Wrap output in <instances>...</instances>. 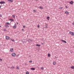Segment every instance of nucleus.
I'll return each mask as SVG.
<instances>
[{"instance_id":"obj_2","label":"nucleus","mask_w":74,"mask_h":74,"mask_svg":"<svg viewBox=\"0 0 74 74\" xmlns=\"http://www.w3.org/2000/svg\"><path fill=\"white\" fill-rule=\"evenodd\" d=\"M27 41H28V42H32V41H33V40L30 39H29L27 40Z\"/></svg>"},{"instance_id":"obj_35","label":"nucleus","mask_w":74,"mask_h":74,"mask_svg":"<svg viewBox=\"0 0 74 74\" xmlns=\"http://www.w3.org/2000/svg\"><path fill=\"white\" fill-rule=\"evenodd\" d=\"M23 27H24V28L25 27V25L23 26Z\"/></svg>"},{"instance_id":"obj_26","label":"nucleus","mask_w":74,"mask_h":74,"mask_svg":"<svg viewBox=\"0 0 74 74\" xmlns=\"http://www.w3.org/2000/svg\"><path fill=\"white\" fill-rule=\"evenodd\" d=\"M11 69H15V67L13 66H12V67H11Z\"/></svg>"},{"instance_id":"obj_39","label":"nucleus","mask_w":74,"mask_h":74,"mask_svg":"<svg viewBox=\"0 0 74 74\" xmlns=\"http://www.w3.org/2000/svg\"><path fill=\"white\" fill-rule=\"evenodd\" d=\"M16 23H17V25H18V23L16 22Z\"/></svg>"},{"instance_id":"obj_16","label":"nucleus","mask_w":74,"mask_h":74,"mask_svg":"<svg viewBox=\"0 0 74 74\" xmlns=\"http://www.w3.org/2000/svg\"><path fill=\"white\" fill-rule=\"evenodd\" d=\"M36 46H38V47H41V45H40L38 44H36Z\"/></svg>"},{"instance_id":"obj_33","label":"nucleus","mask_w":74,"mask_h":74,"mask_svg":"<svg viewBox=\"0 0 74 74\" xmlns=\"http://www.w3.org/2000/svg\"><path fill=\"white\" fill-rule=\"evenodd\" d=\"M37 27H38V28L40 27V25H38L37 26Z\"/></svg>"},{"instance_id":"obj_40","label":"nucleus","mask_w":74,"mask_h":74,"mask_svg":"<svg viewBox=\"0 0 74 74\" xmlns=\"http://www.w3.org/2000/svg\"><path fill=\"white\" fill-rule=\"evenodd\" d=\"M4 30L5 31V30H6V29H4Z\"/></svg>"},{"instance_id":"obj_19","label":"nucleus","mask_w":74,"mask_h":74,"mask_svg":"<svg viewBox=\"0 0 74 74\" xmlns=\"http://www.w3.org/2000/svg\"><path fill=\"white\" fill-rule=\"evenodd\" d=\"M6 24H7V25H10V23L8 22H6Z\"/></svg>"},{"instance_id":"obj_1","label":"nucleus","mask_w":74,"mask_h":74,"mask_svg":"<svg viewBox=\"0 0 74 74\" xmlns=\"http://www.w3.org/2000/svg\"><path fill=\"white\" fill-rule=\"evenodd\" d=\"M69 34H71V36H74V33L72 32H69Z\"/></svg>"},{"instance_id":"obj_43","label":"nucleus","mask_w":74,"mask_h":74,"mask_svg":"<svg viewBox=\"0 0 74 74\" xmlns=\"http://www.w3.org/2000/svg\"><path fill=\"white\" fill-rule=\"evenodd\" d=\"M0 27H1V26L0 25Z\"/></svg>"},{"instance_id":"obj_12","label":"nucleus","mask_w":74,"mask_h":74,"mask_svg":"<svg viewBox=\"0 0 74 74\" xmlns=\"http://www.w3.org/2000/svg\"><path fill=\"white\" fill-rule=\"evenodd\" d=\"M47 19L48 21H49V19H50V18L49 16H48L47 18Z\"/></svg>"},{"instance_id":"obj_10","label":"nucleus","mask_w":74,"mask_h":74,"mask_svg":"<svg viewBox=\"0 0 74 74\" xmlns=\"http://www.w3.org/2000/svg\"><path fill=\"white\" fill-rule=\"evenodd\" d=\"M35 69L34 68H31V70H35Z\"/></svg>"},{"instance_id":"obj_22","label":"nucleus","mask_w":74,"mask_h":74,"mask_svg":"<svg viewBox=\"0 0 74 74\" xmlns=\"http://www.w3.org/2000/svg\"><path fill=\"white\" fill-rule=\"evenodd\" d=\"M48 57H50L51 56V54H50L49 53L48 54Z\"/></svg>"},{"instance_id":"obj_15","label":"nucleus","mask_w":74,"mask_h":74,"mask_svg":"<svg viewBox=\"0 0 74 74\" xmlns=\"http://www.w3.org/2000/svg\"><path fill=\"white\" fill-rule=\"evenodd\" d=\"M56 62H53V65H55V64H56Z\"/></svg>"},{"instance_id":"obj_21","label":"nucleus","mask_w":74,"mask_h":74,"mask_svg":"<svg viewBox=\"0 0 74 74\" xmlns=\"http://www.w3.org/2000/svg\"><path fill=\"white\" fill-rule=\"evenodd\" d=\"M10 21H12V22H14V20H13V19H10Z\"/></svg>"},{"instance_id":"obj_17","label":"nucleus","mask_w":74,"mask_h":74,"mask_svg":"<svg viewBox=\"0 0 74 74\" xmlns=\"http://www.w3.org/2000/svg\"><path fill=\"white\" fill-rule=\"evenodd\" d=\"M5 27H9V26L7 25H5Z\"/></svg>"},{"instance_id":"obj_29","label":"nucleus","mask_w":74,"mask_h":74,"mask_svg":"<svg viewBox=\"0 0 74 74\" xmlns=\"http://www.w3.org/2000/svg\"><path fill=\"white\" fill-rule=\"evenodd\" d=\"M29 73L28 72H26V74H29Z\"/></svg>"},{"instance_id":"obj_18","label":"nucleus","mask_w":74,"mask_h":74,"mask_svg":"<svg viewBox=\"0 0 74 74\" xmlns=\"http://www.w3.org/2000/svg\"><path fill=\"white\" fill-rule=\"evenodd\" d=\"M59 9H60V10H62V9L63 8V7H59Z\"/></svg>"},{"instance_id":"obj_28","label":"nucleus","mask_w":74,"mask_h":74,"mask_svg":"<svg viewBox=\"0 0 74 74\" xmlns=\"http://www.w3.org/2000/svg\"><path fill=\"white\" fill-rule=\"evenodd\" d=\"M12 16L13 18H15V15H12Z\"/></svg>"},{"instance_id":"obj_42","label":"nucleus","mask_w":74,"mask_h":74,"mask_svg":"<svg viewBox=\"0 0 74 74\" xmlns=\"http://www.w3.org/2000/svg\"><path fill=\"white\" fill-rule=\"evenodd\" d=\"M42 45H43V43H42Z\"/></svg>"},{"instance_id":"obj_31","label":"nucleus","mask_w":74,"mask_h":74,"mask_svg":"<svg viewBox=\"0 0 74 74\" xmlns=\"http://www.w3.org/2000/svg\"><path fill=\"white\" fill-rule=\"evenodd\" d=\"M0 60L2 62V60H3L2 59L0 58Z\"/></svg>"},{"instance_id":"obj_5","label":"nucleus","mask_w":74,"mask_h":74,"mask_svg":"<svg viewBox=\"0 0 74 74\" xmlns=\"http://www.w3.org/2000/svg\"><path fill=\"white\" fill-rule=\"evenodd\" d=\"M13 28L14 29H15L16 28V24H15L14 26L13 27Z\"/></svg>"},{"instance_id":"obj_24","label":"nucleus","mask_w":74,"mask_h":74,"mask_svg":"<svg viewBox=\"0 0 74 74\" xmlns=\"http://www.w3.org/2000/svg\"><path fill=\"white\" fill-rule=\"evenodd\" d=\"M40 9H43V8L42 7V6H40Z\"/></svg>"},{"instance_id":"obj_27","label":"nucleus","mask_w":74,"mask_h":74,"mask_svg":"<svg viewBox=\"0 0 74 74\" xmlns=\"http://www.w3.org/2000/svg\"><path fill=\"white\" fill-rule=\"evenodd\" d=\"M41 70H44V68H43V67H41Z\"/></svg>"},{"instance_id":"obj_38","label":"nucleus","mask_w":74,"mask_h":74,"mask_svg":"<svg viewBox=\"0 0 74 74\" xmlns=\"http://www.w3.org/2000/svg\"><path fill=\"white\" fill-rule=\"evenodd\" d=\"M72 24H73V25H74V23H72Z\"/></svg>"},{"instance_id":"obj_4","label":"nucleus","mask_w":74,"mask_h":74,"mask_svg":"<svg viewBox=\"0 0 74 74\" xmlns=\"http://www.w3.org/2000/svg\"><path fill=\"white\" fill-rule=\"evenodd\" d=\"M70 4H73V3H74V2L73 1H71L69 2Z\"/></svg>"},{"instance_id":"obj_30","label":"nucleus","mask_w":74,"mask_h":74,"mask_svg":"<svg viewBox=\"0 0 74 74\" xmlns=\"http://www.w3.org/2000/svg\"><path fill=\"white\" fill-rule=\"evenodd\" d=\"M65 8H67V9L68 8V7H67V6H65Z\"/></svg>"},{"instance_id":"obj_20","label":"nucleus","mask_w":74,"mask_h":74,"mask_svg":"<svg viewBox=\"0 0 74 74\" xmlns=\"http://www.w3.org/2000/svg\"><path fill=\"white\" fill-rule=\"evenodd\" d=\"M16 69H17V70H19V68L18 66H16Z\"/></svg>"},{"instance_id":"obj_37","label":"nucleus","mask_w":74,"mask_h":74,"mask_svg":"<svg viewBox=\"0 0 74 74\" xmlns=\"http://www.w3.org/2000/svg\"><path fill=\"white\" fill-rule=\"evenodd\" d=\"M22 30H23V31H24V29H22Z\"/></svg>"},{"instance_id":"obj_23","label":"nucleus","mask_w":74,"mask_h":74,"mask_svg":"<svg viewBox=\"0 0 74 74\" xmlns=\"http://www.w3.org/2000/svg\"><path fill=\"white\" fill-rule=\"evenodd\" d=\"M71 69H74V66H72L71 67Z\"/></svg>"},{"instance_id":"obj_41","label":"nucleus","mask_w":74,"mask_h":74,"mask_svg":"<svg viewBox=\"0 0 74 74\" xmlns=\"http://www.w3.org/2000/svg\"><path fill=\"white\" fill-rule=\"evenodd\" d=\"M1 5H0V8H1Z\"/></svg>"},{"instance_id":"obj_34","label":"nucleus","mask_w":74,"mask_h":74,"mask_svg":"<svg viewBox=\"0 0 74 74\" xmlns=\"http://www.w3.org/2000/svg\"><path fill=\"white\" fill-rule=\"evenodd\" d=\"M34 12H36V10H34Z\"/></svg>"},{"instance_id":"obj_36","label":"nucleus","mask_w":74,"mask_h":74,"mask_svg":"<svg viewBox=\"0 0 74 74\" xmlns=\"http://www.w3.org/2000/svg\"><path fill=\"white\" fill-rule=\"evenodd\" d=\"M0 16L1 17V16H2V15H1V14H0Z\"/></svg>"},{"instance_id":"obj_32","label":"nucleus","mask_w":74,"mask_h":74,"mask_svg":"<svg viewBox=\"0 0 74 74\" xmlns=\"http://www.w3.org/2000/svg\"><path fill=\"white\" fill-rule=\"evenodd\" d=\"M29 63H32V61L30 60L29 61Z\"/></svg>"},{"instance_id":"obj_3","label":"nucleus","mask_w":74,"mask_h":74,"mask_svg":"<svg viewBox=\"0 0 74 74\" xmlns=\"http://www.w3.org/2000/svg\"><path fill=\"white\" fill-rule=\"evenodd\" d=\"M0 4H5V2L3 1H1L0 2Z\"/></svg>"},{"instance_id":"obj_9","label":"nucleus","mask_w":74,"mask_h":74,"mask_svg":"<svg viewBox=\"0 0 74 74\" xmlns=\"http://www.w3.org/2000/svg\"><path fill=\"white\" fill-rule=\"evenodd\" d=\"M61 41H62V42H64L65 43H67V42H66V41L64 40H61Z\"/></svg>"},{"instance_id":"obj_7","label":"nucleus","mask_w":74,"mask_h":74,"mask_svg":"<svg viewBox=\"0 0 74 74\" xmlns=\"http://www.w3.org/2000/svg\"><path fill=\"white\" fill-rule=\"evenodd\" d=\"M45 28L46 29H47V28H48V24H46L45 25Z\"/></svg>"},{"instance_id":"obj_13","label":"nucleus","mask_w":74,"mask_h":74,"mask_svg":"<svg viewBox=\"0 0 74 74\" xmlns=\"http://www.w3.org/2000/svg\"><path fill=\"white\" fill-rule=\"evenodd\" d=\"M10 51L11 52H13L14 51V49H10Z\"/></svg>"},{"instance_id":"obj_14","label":"nucleus","mask_w":74,"mask_h":74,"mask_svg":"<svg viewBox=\"0 0 74 74\" xmlns=\"http://www.w3.org/2000/svg\"><path fill=\"white\" fill-rule=\"evenodd\" d=\"M8 1H10L11 3H12V2H13V1L12 0H8Z\"/></svg>"},{"instance_id":"obj_25","label":"nucleus","mask_w":74,"mask_h":74,"mask_svg":"<svg viewBox=\"0 0 74 74\" xmlns=\"http://www.w3.org/2000/svg\"><path fill=\"white\" fill-rule=\"evenodd\" d=\"M11 40L12 41H13V42H15V40H12V39H11Z\"/></svg>"},{"instance_id":"obj_8","label":"nucleus","mask_w":74,"mask_h":74,"mask_svg":"<svg viewBox=\"0 0 74 74\" xmlns=\"http://www.w3.org/2000/svg\"><path fill=\"white\" fill-rule=\"evenodd\" d=\"M16 54L15 53H13L12 54V56H15Z\"/></svg>"},{"instance_id":"obj_11","label":"nucleus","mask_w":74,"mask_h":74,"mask_svg":"<svg viewBox=\"0 0 74 74\" xmlns=\"http://www.w3.org/2000/svg\"><path fill=\"white\" fill-rule=\"evenodd\" d=\"M65 13L66 14H68V15L69 14V12L67 11L65 12Z\"/></svg>"},{"instance_id":"obj_6","label":"nucleus","mask_w":74,"mask_h":74,"mask_svg":"<svg viewBox=\"0 0 74 74\" xmlns=\"http://www.w3.org/2000/svg\"><path fill=\"white\" fill-rule=\"evenodd\" d=\"M6 38L7 40H9L10 39V37L7 36H6Z\"/></svg>"}]
</instances>
